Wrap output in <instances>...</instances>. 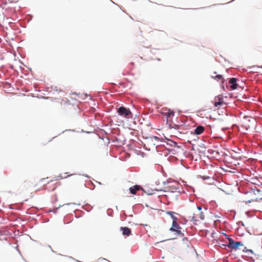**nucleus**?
I'll return each mask as SVG.
<instances>
[{
	"instance_id": "obj_1",
	"label": "nucleus",
	"mask_w": 262,
	"mask_h": 262,
	"mask_svg": "<svg viewBox=\"0 0 262 262\" xmlns=\"http://www.w3.org/2000/svg\"><path fill=\"white\" fill-rule=\"evenodd\" d=\"M227 239L229 241L228 248L230 249L236 251L237 250L239 249L240 247H243L244 246L243 243L241 242H235L232 238L229 237H228Z\"/></svg>"
},
{
	"instance_id": "obj_2",
	"label": "nucleus",
	"mask_w": 262,
	"mask_h": 262,
	"mask_svg": "<svg viewBox=\"0 0 262 262\" xmlns=\"http://www.w3.org/2000/svg\"><path fill=\"white\" fill-rule=\"evenodd\" d=\"M117 113L121 116L126 118H130L132 117V114L130 110L124 106H120L117 110Z\"/></svg>"
},
{
	"instance_id": "obj_3",
	"label": "nucleus",
	"mask_w": 262,
	"mask_h": 262,
	"mask_svg": "<svg viewBox=\"0 0 262 262\" xmlns=\"http://www.w3.org/2000/svg\"><path fill=\"white\" fill-rule=\"evenodd\" d=\"M181 227L177 223V221L172 222V226L170 228V230L172 231L176 232L178 235H181L182 236H184V234L181 233Z\"/></svg>"
},
{
	"instance_id": "obj_4",
	"label": "nucleus",
	"mask_w": 262,
	"mask_h": 262,
	"mask_svg": "<svg viewBox=\"0 0 262 262\" xmlns=\"http://www.w3.org/2000/svg\"><path fill=\"white\" fill-rule=\"evenodd\" d=\"M224 99L222 95H219L216 96L214 100L213 101V103L215 107H217L223 104Z\"/></svg>"
},
{
	"instance_id": "obj_5",
	"label": "nucleus",
	"mask_w": 262,
	"mask_h": 262,
	"mask_svg": "<svg viewBox=\"0 0 262 262\" xmlns=\"http://www.w3.org/2000/svg\"><path fill=\"white\" fill-rule=\"evenodd\" d=\"M185 127V125H184V124H182V125L169 124L170 128H174L175 129L178 130L179 133L181 134L183 133V131H181L180 130L183 129Z\"/></svg>"
},
{
	"instance_id": "obj_6",
	"label": "nucleus",
	"mask_w": 262,
	"mask_h": 262,
	"mask_svg": "<svg viewBox=\"0 0 262 262\" xmlns=\"http://www.w3.org/2000/svg\"><path fill=\"white\" fill-rule=\"evenodd\" d=\"M142 189V187L136 185L135 186H133V187H131L129 188V191L130 193L133 194H136L138 191H139L140 190Z\"/></svg>"
},
{
	"instance_id": "obj_7",
	"label": "nucleus",
	"mask_w": 262,
	"mask_h": 262,
	"mask_svg": "<svg viewBox=\"0 0 262 262\" xmlns=\"http://www.w3.org/2000/svg\"><path fill=\"white\" fill-rule=\"evenodd\" d=\"M236 81L237 79L235 78H232L229 80V83L231 84L230 88L231 90H234L237 89Z\"/></svg>"
},
{
	"instance_id": "obj_8",
	"label": "nucleus",
	"mask_w": 262,
	"mask_h": 262,
	"mask_svg": "<svg viewBox=\"0 0 262 262\" xmlns=\"http://www.w3.org/2000/svg\"><path fill=\"white\" fill-rule=\"evenodd\" d=\"M121 231L122 232V234L125 236H129L131 234V230L126 227H121L120 228Z\"/></svg>"
},
{
	"instance_id": "obj_9",
	"label": "nucleus",
	"mask_w": 262,
	"mask_h": 262,
	"mask_svg": "<svg viewBox=\"0 0 262 262\" xmlns=\"http://www.w3.org/2000/svg\"><path fill=\"white\" fill-rule=\"evenodd\" d=\"M199 216H198V214H194L193 216H192V220L194 221H199V219H200L201 220H203L205 218L204 214L202 212H200L199 213Z\"/></svg>"
},
{
	"instance_id": "obj_10",
	"label": "nucleus",
	"mask_w": 262,
	"mask_h": 262,
	"mask_svg": "<svg viewBox=\"0 0 262 262\" xmlns=\"http://www.w3.org/2000/svg\"><path fill=\"white\" fill-rule=\"evenodd\" d=\"M205 128L203 126H199L196 127L194 132L195 135H199L202 134Z\"/></svg>"
},
{
	"instance_id": "obj_11",
	"label": "nucleus",
	"mask_w": 262,
	"mask_h": 262,
	"mask_svg": "<svg viewBox=\"0 0 262 262\" xmlns=\"http://www.w3.org/2000/svg\"><path fill=\"white\" fill-rule=\"evenodd\" d=\"M166 213L171 216V217L172 219V222L177 221L178 219L175 216L176 213L172 211H167Z\"/></svg>"
},
{
	"instance_id": "obj_12",
	"label": "nucleus",
	"mask_w": 262,
	"mask_h": 262,
	"mask_svg": "<svg viewBox=\"0 0 262 262\" xmlns=\"http://www.w3.org/2000/svg\"><path fill=\"white\" fill-rule=\"evenodd\" d=\"M211 77H212V78L215 79L217 81H221L222 83L224 82V78H223L222 75H216L215 76L212 75Z\"/></svg>"
},
{
	"instance_id": "obj_13",
	"label": "nucleus",
	"mask_w": 262,
	"mask_h": 262,
	"mask_svg": "<svg viewBox=\"0 0 262 262\" xmlns=\"http://www.w3.org/2000/svg\"><path fill=\"white\" fill-rule=\"evenodd\" d=\"M170 111V110L169 108H167L166 107H163L161 109L160 113L164 115L166 114L167 112H169Z\"/></svg>"
},
{
	"instance_id": "obj_14",
	"label": "nucleus",
	"mask_w": 262,
	"mask_h": 262,
	"mask_svg": "<svg viewBox=\"0 0 262 262\" xmlns=\"http://www.w3.org/2000/svg\"><path fill=\"white\" fill-rule=\"evenodd\" d=\"M166 118L167 119L172 117L174 115V112L173 111L170 110L169 112H167L166 114L164 115Z\"/></svg>"
},
{
	"instance_id": "obj_15",
	"label": "nucleus",
	"mask_w": 262,
	"mask_h": 262,
	"mask_svg": "<svg viewBox=\"0 0 262 262\" xmlns=\"http://www.w3.org/2000/svg\"><path fill=\"white\" fill-rule=\"evenodd\" d=\"M227 247H228V245L226 244H223L222 246H221V247L224 249H226Z\"/></svg>"
},
{
	"instance_id": "obj_16",
	"label": "nucleus",
	"mask_w": 262,
	"mask_h": 262,
	"mask_svg": "<svg viewBox=\"0 0 262 262\" xmlns=\"http://www.w3.org/2000/svg\"><path fill=\"white\" fill-rule=\"evenodd\" d=\"M245 127L246 129H248V128L250 127V125H246Z\"/></svg>"
},
{
	"instance_id": "obj_17",
	"label": "nucleus",
	"mask_w": 262,
	"mask_h": 262,
	"mask_svg": "<svg viewBox=\"0 0 262 262\" xmlns=\"http://www.w3.org/2000/svg\"><path fill=\"white\" fill-rule=\"evenodd\" d=\"M197 208H198V209L199 211L201 210V206L198 207Z\"/></svg>"
},
{
	"instance_id": "obj_18",
	"label": "nucleus",
	"mask_w": 262,
	"mask_h": 262,
	"mask_svg": "<svg viewBox=\"0 0 262 262\" xmlns=\"http://www.w3.org/2000/svg\"><path fill=\"white\" fill-rule=\"evenodd\" d=\"M71 175H72V174H69V175H67V176H65V177H61V178H67V177H69V176H71Z\"/></svg>"
},
{
	"instance_id": "obj_19",
	"label": "nucleus",
	"mask_w": 262,
	"mask_h": 262,
	"mask_svg": "<svg viewBox=\"0 0 262 262\" xmlns=\"http://www.w3.org/2000/svg\"><path fill=\"white\" fill-rule=\"evenodd\" d=\"M256 200L257 201L258 200H261L262 201V197L261 198H260L259 199H258V198H256Z\"/></svg>"
},
{
	"instance_id": "obj_20",
	"label": "nucleus",
	"mask_w": 262,
	"mask_h": 262,
	"mask_svg": "<svg viewBox=\"0 0 262 262\" xmlns=\"http://www.w3.org/2000/svg\"><path fill=\"white\" fill-rule=\"evenodd\" d=\"M261 68H262V66L261 67Z\"/></svg>"
}]
</instances>
